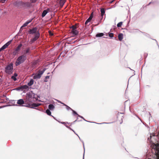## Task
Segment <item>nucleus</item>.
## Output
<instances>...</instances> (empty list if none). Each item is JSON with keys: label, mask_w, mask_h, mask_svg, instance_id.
Returning a JSON list of instances; mask_svg holds the SVG:
<instances>
[{"label": "nucleus", "mask_w": 159, "mask_h": 159, "mask_svg": "<svg viewBox=\"0 0 159 159\" xmlns=\"http://www.w3.org/2000/svg\"><path fill=\"white\" fill-rule=\"evenodd\" d=\"M154 40H155V41H156V42H157V46H158V48H159V46L158 44V43L157 42V41L156 40V39H154Z\"/></svg>", "instance_id": "nucleus-49"}, {"label": "nucleus", "mask_w": 159, "mask_h": 159, "mask_svg": "<svg viewBox=\"0 0 159 159\" xmlns=\"http://www.w3.org/2000/svg\"><path fill=\"white\" fill-rule=\"evenodd\" d=\"M6 99L7 100V99H8V98H7Z\"/></svg>", "instance_id": "nucleus-59"}, {"label": "nucleus", "mask_w": 159, "mask_h": 159, "mask_svg": "<svg viewBox=\"0 0 159 159\" xmlns=\"http://www.w3.org/2000/svg\"><path fill=\"white\" fill-rule=\"evenodd\" d=\"M2 49H1V48H0V52L2 51Z\"/></svg>", "instance_id": "nucleus-56"}, {"label": "nucleus", "mask_w": 159, "mask_h": 159, "mask_svg": "<svg viewBox=\"0 0 159 159\" xmlns=\"http://www.w3.org/2000/svg\"><path fill=\"white\" fill-rule=\"evenodd\" d=\"M83 120L86 122H90V123H96V124H109V123H105V122H103V123H96L95 122H90V121H87V120H86L85 119H84Z\"/></svg>", "instance_id": "nucleus-25"}, {"label": "nucleus", "mask_w": 159, "mask_h": 159, "mask_svg": "<svg viewBox=\"0 0 159 159\" xmlns=\"http://www.w3.org/2000/svg\"><path fill=\"white\" fill-rule=\"evenodd\" d=\"M17 104L21 105L22 106H23V105H25V103H27L28 101H29V100H25V101H24V100H17Z\"/></svg>", "instance_id": "nucleus-11"}, {"label": "nucleus", "mask_w": 159, "mask_h": 159, "mask_svg": "<svg viewBox=\"0 0 159 159\" xmlns=\"http://www.w3.org/2000/svg\"><path fill=\"white\" fill-rule=\"evenodd\" d=\"M40 36V33L39 31H38L37 33H36V34H35L34 37L31 40V43H33Z\"/></svg>", "instance_id": "nucleus-9"}, {"label": "nucleus", "mask_w": 159, "mask_h": 159, "mask_svg": "<svg viewBox=\"0 0 159 159\" xmlns=\"http://www.w3.org/2000/svg\"><path fill=\"white\" fill-rule=\"evenodd\" d=\"M70 29H76V26L75 25H72L70 27Z\"/></svg>", "instance_id": "nucleus-38"}, {"label": "nucleus", "mask_w": 159, "mask_h": 159, "mask_svg": "<svg viewBox=\"0 0 159 159\" xmlns=\"http://www.w3.org/2000/svg\"><path fill=\"white\" fill-rule=\"evenodd\" d=\"M22 43H20L19 45L15 49L18 52L19 51L21 47L22 46Z\"/></svg>", "instance_id": "nucleus-19"}, {"label": "nucleus", "mask_w": 159, "mask_h": 159, "mask_svg": "<svg viewBox=\"0 0 159 159\" xmlns=\"http://www.w3.org/2000/svg\"><path fill=\"white\" fill-rule=\"evenodd\" d=\"M101 16H102V17L105 13V10L104 9L102 8L101 9Z\"/></svg>", "instance_id": "nucleus-23"}, {"label": "nucleus", "mask_w": 159, "mask_h": 159, "mask_svg": "<svg viewBox=\"0 0 159 159\" xmlns=\"http://www.w3.org/2000/svg\"><path fill=\"white\" fill-rule=\"evenodd\" d=\"M13 69V64L11 63L5 68V72L8 74H11L12 73Z\"/></svg>", "instance_id": "nucleus-4"}, {"label": "nucleus", "mask_w": 159, "mask_h": 159, "mask_svg": "<svg viewBox=\"0 0 159 159\" xmlns=\"http://www.w3.org/2000/svg\"><path fill=\"white\" fill-rule=\"evenodd\" d=\"M151 3V2H150L148 4V5H149L150 4V3Z\"/></svg>", "instance_id": "nucleus-58"}, {"label": "nucleus", "mask_w": 159, "mask_h": 159, "mask_svg": "<svg viewBox=\"0 0 159 159\" xmlns=\"http://www.w3.org/2000/svg\"><path fill=\"white\" fill-rule=\"evenodd\" d=\"M17 76V74L16 73H15L14 74V75L12 76L11 78L13 79L14 81H16L17 80L16 77Z\"/></svg>", "instance_id": "nucleus-28"}, {"label": "nucleus", "mask_w": 159, "mask_h": 159, "mask_svg": "<svg viewBox=\"0 0 159 159\" xmlns=\"http://www.w3.org/2000/svg\"><path fill=\"white\" fill-rule=\"evenodd\" d=\"M46 79H48L49 78V76H47L46 77Z\"/></svg>", "instance_id": "nucleus-48"}, {"label": "nucleus", "mask_w": 159, "mask_h": 159, "mask_svg": "<svg viewBox=\"0 0 159 159\" xmlns=\"http://www.w3.org/2000/svg\"><path fill=\"white\" fill-rule=\"evenodd\" d=\"M25 26H23V25L21 26V28H20V29H21L22 28V27H25Z\"/></svg>", "instance_id": "nucleus-54"}, {"label": "nucleus", "mask_w": 159, "mask_h": 159, "mask_svg": "<svg viewBox=\"0 0 159 159\" xmlns=\"http://www.w3.org/2000/svg\"><path fill=\"white\" fill-rule=\"evenodd\" d=\"M46 70V68H44L43 70L41 71H39L38 73L41 76L43 74L45 70Z\"/></svg>", "instance_id": "nucleus-26"}, {"label": "nucleus", "mask_w": 159, "mask_h": 159, "mask_svg": "<svg viewBox=\"0 0 159 159\" xmlns=\"http://www.w3.org/2000/svg\"><path fill=\"white\" fill-rule=\"evenodd\" d=\"M58 121L62 124H64V125H66V124H69L70 123H68V122H60V121Z\"/></svg>", "instance_id": "nucleus-34"}, {"label": "nucleus", "mask_w": 159, "mask_h": 159, "mask_svg": "<svg viewBox=\"0 0 159 159\" xmlns=\"http://www.w3.org/2000/svg\"><path fill=\"white\" fill-rule=\"evenodd\" d=\"M66 0H60L59 2L60 6L62 7L65 2Z\"/></svg>", "instance_id": "nucleus-17"}, {"label": "nucleus", "mask_w": 159, "mask_h": 159, "mask_svg": "<svg viewBox=\"0 0 159 159\" xmlns=\"http://www.w3.org/2000/svg\"><path fill=\"white\" fill-rule=\"evenodd\" d=\"M48 12V11H47V10H44L43 11L42 14V16L43 17H44L47 14Z\"/></svg>", "instance_id": "nucleus-20"}, {"label": "nucleus", "mask_w": 159, "mask_h": 159, "mask_svg": "<svg viewBox=\"0 0 159 159\" xmlns=\"http://www.w3.org/2000/svg\"><path fill=\"white\" fill-rule=\"evenodd\" d=\"M55 108V107L52 104H50L48 106V109H49L51 111L53 110Z\"/></svg>", "instance_id": "nucleus-14"}, {"label": "nucleus", "mask_w": 159, "mask_h": 159, "mask_svg": "<svg viewBox=\"0 0 159 159\" xmlns=\"http://www.w3.org/2000/svg\"><path fill=\"white\" fill-rule=\"evenodd\" d=\"M152 136H156L157 137L158 139V141H159V130L157 132V133L156 135V134L154 133H153L152 134H151L150 135V139L152 138Z\"/></svg>", "instance_id": "nucleus-13"}, {"label": "nucleus", "mask_w": 159, "mask_h": 159, "mask_svg": "<svg viewBox=\"0 0 159 159\" xmlns=\"http://www.w3.org/2000/svg\"><path fill=\"white\" fill-rule=\"evenodd\" d=\"M23 2L20 1H16L14 3V5L18 7H21L22 6Z\"/></svg>", "instance_id": "nucleus-10"}, {"label": "nucleus", "mask_w": 159, "mask_h": 159, "mask_svg": "<svg viewBox=\"0 0 159 159\" xmlns=\"http://www.w3.org/2000/svg\"><path fill=\"white\" fill-rule=\"evenodd\" d=\"M49 34L50 35H53V34L52 33L51 31H49Z\"/></svg>", "instance_id": "nucleus-45"}, {"label": "nucleus", "mask_w": 159, "mask_h": 159, "mask_svg": "<svg viewBox=\"0 0 159 159\" xmlns=\"http://www.w3.org/2000/svg\"><path fill=\"white\" fill-rule=\"evenodd\" d=\"M78 119V118L77 117L76 120H75L73 122L71 123V125L74 124L75 122L77 121Z\"/></svg>", "instance_id": "nucleus-42"}, {"label": "nucleus", "mask_w": 159, "mask_h": 159, "mask_svg": "<svg viewBox=\"0 0 159 159\" xmlns=\"http://www.w3.org/2000/svg\"><path fill=\"white\" fill-rule=\"evenodd\" d=\"M37 0H30L31 2V3H35Z\"/></svg>", "instance_id": "nucleus-41"}, {"label": "nucleus", "mask_w": 159, "mask_h": 159, "mask_svg": "<svg viewBox=\"0 0 159 159\" xmlns=\"http://www.w3.org/2000/svg\"><path fill=\"white\" fill-rule=\"evenodd\" d=\"M84 156L83 157V159H84Z\"/></svg>", "instance_id": "nucleus-57"}, {"label": "nucleus", "mask_w": 159, "mask_h": 159, "mask_svg": "<svg viewBox=\"0 0 159 159\" xmlns=\"http://www.w3.org/2000/svg\"><path fill=\"white\" fill-rule=\"evenodd\" d=\"M32 20H28L24 24H23V26H26L29 23H30Z\"/></svg>", "instance_id": "nucleus-21"}, {"label": "nucleus", "mask_w": 159, "mask_h": 159, "mask_svg": "<svg viewBox=\"0 0 159 159\" xmlns=\"http://www.w3.org/2000/svg\"><path fill=\"white\" fill-rule=\"evenodd\" d=\"M82 143H83V147H84V142L83 141H82Z\"/></svg>", "instance_id": "nucleus-51"}, {"label": "nucleus", "mask_w": 159, "mask_h": 159, "mask_svg": "<svg viewBox=\"0 0 159 159\" xmlns=\"http://www.w3.org/2000/svg\"><path fill=\"white\" fill-rule=\"evenodd\" d=\"M41 75L39 74L38 73V74L35 75L34 76V79H39L41 77Z\"/></svg>", "instance_id": "nucleus-22"}, {"label": "nucleus", "mask_w": 159, "mask_h": 159, "mask_svg": "<svg viewBox=\"0 0 159 159\" xmlns=\"http://www.w3.org/2000/svg\"><path fill=\"white\" fill-rule=\"evenodd\" d=\"M6 1V0H1L0 1V2L3 3H4Z\"/></svg>", "instance_id": "nucleus-43"}, {"label": "nucleus", "mask_w": 159, "mask_h": 159, "mask_svg": "<svg viewBox=\"0 0 159 159\" xmlns=\"http://www.w3.org/2000/svg\"><path fill=\"white\" fill-rule=\"evenodd\" d=\"M78 116L80 117L81 118H83V117L82 116H80V115H79V114L78 115Z\"/></svg>", "instance_id": "nucleus-46"}, {"label": "nucleus", "mask_w": 159, "mask_h": 159, "mask_svg": "<svg viewBox=\"0 0 159 159\" xmlns=\"http://www.w3.org/2000/svg\"><path fill=\"white\" fill-rule=\"evenodd\" d=\"M30 100L28 101L27 103H25V105H23V106L26 107H28L29 108L33 109H36V107H37L41 105V104L39 103H33L31 105L30 104Z\"/></svg>", "instance_id": "nucleus-5"}, {"label": "nucleus", "mask_w": 159, "mask_h": 159, "mask_svg": "<svg viewBox=\"0 0 159 159\" xmlns=\"http://www.w3.org/2000/svg\"><path fill=\"white\" fill-rule=\"evenodd\" d=\"M38 28L37 27H35L33 28L32 29H30L28 31V33L30 34H36V33H37L39 30H37Z\"/></svg>", "instance_id": "nucleus-8"}, {"label": "nucleus", "mask_w": 159, "mask_h": 159, "mask_svg": "<svg viewBox=\"0 0 159 159\" xmlns=\"http://www.w3.org/2000/svg\"><path fill=\"white\" fill-rule=\"evenodd\" d=\"M71 32L73 34V35H77L79 33L78 31L76 29H72Z\"/></svg>", "instance_id": "nucleus-16"}, {"label": "nucleus", "mask_w": 159, "mask_h": 159, "mask_svg": "<svg viewBox=\"0 0 159 159\" xmlns=\"http://www.w3.org/2000/svg\"><path fill=\"white\" fill-rule=\"evenodd\" d=\"M57 102H59V103H60L61 104V103H62V102H61L60 101H59V100H57Z\"/></svg>", "instance_id": "nucleus-50"}, {"label": "nucleus", "mask_w": 159, "mask_h": 159, "mask_svg": "<svg viewBox=\"0 0 159 159\" xmlns=\"http://www.w3.org/2000/svg\"><path fill=\"white\" fill-rule=\"evenodd\" d=\"M118 39L119 41H121L123 39V34L122 33H120L118 35Z\"/></svg>", "instance_id": "nucleus-18"}, {"label": "nucleus", "mask_w": 159, "mask_h": 159, "mask_svg": "<svg viewBox=\"0 0 159 159\" xmlns=\"http://www.w3.org/2000/svg\"><path fill=\"white\" fill-rule=\"evenodd\" d=\"M65 106L66 107V109L67 110L69 111V110H71L72 111L73 110V109L71 108L69 106H68L67 105H65Z\"/></svg>", "instance_id": "nucleus-33"}, {"label": "nucleus", "mask_w": 159, "mask_h": 159, "mask_svg": "<svg viewBox=\"0 0 159 159\" xmlns=\"http://www.w3.org/2000/svg\"><path fill=\"white\" fill-rule=\"evenodd\" d=\"M148 140H149V138H148Z\"/></svg>", "instance_id": "nucleus-60"}, {"label": "nucleus", "mask_w": 159, "mask_h": 159, "mask_svg": "<svg viewBox=\"0 0 159 159\" xmlns=\"http://www.w3.org/2000/svg\"><path fill=\"white\" fill-rule=\"evenodd\" d=\"M109 36L110 38H112L113 37V34L112 33H109Z\"/></svg>", "instance_id": "nucleus-39"}, {"label": "nucleus", "mask_w": 159, "mask_h": 159, "mask_svg": "<svg viewBox=\"0 0 159 159\" xmlns=\"http://www.w3.org/2000/svg\"><path fill=\"white\" fill-rule=\"evenodd\" d=\"M92 19L91 17H89L88 19L86 21L85 23V25H86L88 23L90 22V21L92 20Z\"/></svg>", "instance_id": "nucleus-29"}, {"label": "nucleus", "mask_w": 159, "mask_h": 159, "mask_svg": "<svg viewBox=\"0 0 159 159\" xmlns=\"http://www.w3.org/2000/svg\"><path fill=\"white\" fill-rule=\"evenodd\" d=\"M27 97L29 98H35V99H38L36 98L37 95L34 93L32 91H30L26 94Z\"/></svg>", "instance_id": "nucleus-7"}, {"label": "nucleus", "mask_w": 159, "mask_h": 159, "mask_svg": "<svg viewBox=\"0 0 159 159\" xmlns=\"http://www.w3.org/2000/svg\"><path fill=\"white\" fill-rule=\"evenodd\" d=\"M27 59L26 55H23L20 56L17 59L16 62V65L18 66L23 63Z\"/></svg>", "instance_id": "nucleus-3"}, {"label": "nucleus", "mask_w": 159, "mask_h": 159, "mask_svg": "<svg viewBox=\"0 0 159 159\" xmlns=\"http://www.w3.org/2000/svg\"><path fill=\"white\" fill-rule=\"evenodd\" d=\"M50 110H49V109H47L46 110L45 112L48 115L52 116L54 119H55V117L51 115V112Z\"/></svg>", "instance_id": "nucleus-15"}, {"label": "nucleus", "mask_w": 159, "mask_h": 159, "mask_svg": "<svg viewBox=\"0 0 159 159\" xmlns=\"http://www.w3.org/2000/svg\"><path fill=\"white\" fill-rule=\"evenodd\" d=\"M18 51H16V49L14 50V51L13 52L12 54L13 55L15 56L18 53Z\"/></svg>", "instance_id": "nucleus-36"}, {"label": "nucleus", "mask_w": 159, "mask_h": 159, "mask_svg": "<svg viewBox=\"0 0 159 159\" xmlns=\"http://www.w3.org/2000/svg\"><path fill=\"white\" fill-rule=\"evenodd\" d=\"M39 102H44V101H41V100H38Z\"/></svg>", "instance_id": "nucleus-52"}, {"label": "nucleus", "mask_w": 159, "mask_h": 159, "mask_svg": "<svg viewBox=\"0 0 159 159\" xmlns=\"http://www.w3.org/2000/svg\"><path fill=\"white\" fill-rule=\"evenodd\" d=\"M158 105H159V104H158Z\"/></svg>", "instance_id": "nucleus-62"}, {"label": "nucleus", "mask_w": 159, "mask_h": 159, "mask_svg": "<svg viewBox=\"0 0 159 159\" xmlns=\"http://www.w3.org/2000/svg\"><path fill=\"white\" fill-rule=\"evenodd\" d=\"M31 3L29 2H23L22 7L24 8H29L31 6Z\"/></svg>", "instance_id": "nucleus-12"}, {"label": "nucleus", "mask_w": 159, "mask_h": 159, "mask_svg": "<svg viewBox=\"0 0 159 159\" xmlns=\"http://www.w3.org/2000/svg\"><path fill=\"white\" fill-rule=\"evenodd\" d=\"M30 48H27L26 50H25V53L27 55H29V53H30Z\"/></svg>", "instance_id": "nucleus-27"}, {"label": "nucleus", "mask_w": 159, "mask_h": 159, "mask_svg": "<svg viewBox=\"0 0 159 159\" xmlns=\"http://www.w3.org/2000/svg\"><path fill=\"white\" fill-rule=\"evenodd\" d=\"M93 12H92L89 17H91L92 19L93 18Z\"/></svg>", "instance_id": "nucleus-44"}, {"label": "nucleus", "mask_w": 159, "mask_h": 159, "mask_svg": "<svg viewBox=\"0 0 159 159\" xmlns=\"http://www.w3.org/2000/svg\"><path fill=\"white\" fill-rule=\"evenodd\" d=\"M151 146L153 152L155 153L157 159H159V144L153 143Z\"/></svg>", "instance_id": "nucleus-1"}, {"label": "nucleus", "mask_w": 159, "mask_h": 159, "mask_svg": "<svg viewBox=\"0 0 159 159\" xmlns=\"http://www.w3.org/2000/svg\"><path fill=\"white\" fill-rule=\"evenodd\" d=\"M44 81L45 82H47V80H44Z\"/></svg>", "instance_id": "nucleus-55"}, {"label": "nucleus", "mask_w": 159, "mask_h": 159, "mask_svg": "<svg viewBox=\"0 0 159 159\" xmlns=\"http://www.w3.org/2000/svg\"><path fill=\"white\" fill-rule=\"evenodd\" d=\"M61 104H63L64 106H65V105H66V104L62 103H61Z\"/></svg>", "instance_id": "nucleus-53"}, {"label": "nucleus", "mask_w": 159, "mask_h": 159, "mask_svg": "<svg viewBox=\"0 0 159 159\" xmlns=\"http://www.w3.org/2000/svg\"><path fill=\"white\" fill-rule=\"evenodd\" d=\"M122 22H120L118 23V24L117 25V27H120L122 25Z\"/></svg>", "instance_id": "nucleus-37"}, {"label": "nucleus", "mask_w": 159, "mask_h": 159, "mask_svg": "<svg viewBox=\"0 0 159 159\" xmlns=\"http://www.w3.org/2000/svg\"><path fill=\"white\" fill-rule=\"evenodd\" d=\"M82 119H83L84 120V118L83 117V118H82Z\"/></svg>", "instance_id": "nucleus-61"}, {"label": "nucleus", "mask_w": 159, "mask_h": 159, "mask_svg": "<svg viewBox=\"0 0 159 159\" xmlns=\"http://www.w3.org/2000/svg\"><path fill=\"white\" fill-rule=\"evenodd\" d=\"M7 47H6L5 45H3L1 48V49L2 50L6 49Z\"/></svg>", "instance_id": "nucleus-40"}, {"label": "nucleus", "mask_w": 159, "mask_h": 159, "mask_svg": "<svg viewBox=\"0 0 159 159\" xmlns=\"http://www.w3.org/2000/svg\"><path fill=\"white\" fill-rule=\"evenodd\" d=\"M13 40V39L9 41L7 43H6V44H5L4 45L7 47H8V45H10V44L11 43L12 41Z\"/></svg>", "instance_id": "nucleus-32"}, {"label": "nucleus", "mask_w": 159, "mask_h": 159, "mask_svg": "<svg viewBox=\"0 0 159 159\" xmlns=\"http://www.w3.org/2000/svg\"><path fill=\"white\" fill-rule=\"evenodd\" d=\"M104 35L103 33H99L96 34V37H99L102 36Z\"/></svg>", "instance_id": "nucleus-30"}, {"label": "nucleus", "mask_w": 159, "mask_h": 159, "mask_svg": "<svg viewBox=\"0 0 159 159\" xmlns=\"http://www.w3.org/2000/svg\"><path fill=\"white\" fill-rule=\"evenodd\" d=\"M34 80L33 79H31L30 80V82L28 83V85L29 86H30L32 85L34 83Z\"/></svg>", "instance_id": "nucleus-24"}, {"label": "nucleus", "mask_w": 159, "mask_h": 159, "mask_svg": "<svg viewBox=\"0 0 159 159\" xmlns=\"http://www.w3.org/2000/svg\"><path fill=\"white\" fill-rule=\"evenodd\" d=\"M72 111V114L73 116H75V115H76L78 116V114L77 113L76 111L73 110Z\"/></svg>", "instance_id": "nucleus-35"}, {"label": "nucleus", "mask_w": 159, "mask_h": 159, "mask_svg": "<svg viewBox=\"0 0 159 159\" xmlns=\"http://www.w3.org/2000/svg\"><path fill=\"white\" fill-rule=\"evenodd\" d=\"M29 89V88L28 85H25L23 86H20L19 87L16 88L13 90H16L18 91H23V93H25L28 91Z\"/></svg>", "instance_id": "nucleus-6"}, {"label": "nucleus", "mask_w": 159, "mask_h": 159, "mask_svg": "<svg viewBox=\"0 0 159 159\" xmlns=\"http://www.w3.org/2000/svg\"><path fill=\"white\" fill-rule=\"evenodd\" d=\"M16 100H3V101L0 102V103H6V104L2 106L1 108H3L7 106L16 105L15 104V101Z\"/></svg>", "instance_id": "nucleus-2"}, {"label": "nucleus", "mask_w": 159, "mask_h": 159, "mask_svg": "<svg viewBox=\"0 0 159 159\" xmlns=\"http://www.w3.org/2000/svg\"><path fill=\"white\" fill-rule=\"evenodd\" d=\"M115 0H112V1L110 2V3H112L113 2H114Z\"/></svg>", "instance_id": "nucleus-47"}, {"label": "nucleus", "mask_w": 159, "mask_h": 159, "mask_svg": "<svg viewBox=\"0 0 159 159\" xmlns=\"http://www.w3.org/2000/svg\"><path fill=\"white\" fill-rule=\"evenodd\" d=\"M65 126L67 128H68V129H70V130H72L77 135L78 137H79V139H80L81 140V139H80V137H79V136L77 134L75 133V131L73 129H71L70 127L69 126H68L67 125H65Z\"/></svg>", "instance_id": "nucleus-31"}]
</instances>
